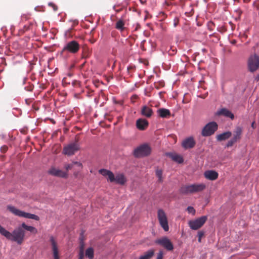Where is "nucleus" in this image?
<instances>
[{
    "label": "nucleus",
    "mask_w": 259,
    "mask_h": 259,
    "mask_svg": "<svg viewBox=\"0 0 259 259\" xmlns=\"http://www.w3.org/2000/svg\"><path fill=\"white\" fill-rule=\"evenodd\" d=\"M0 234L7 239L17 242L18 244L22 243L25 236V232L21 226L15 229L12 233H10L0 225Z\"/></svg>",
    "instance_id": "1"
},
{
    "label": "nucleus",
    "mask_w": 259,
    "mask_h": 259,
    "mask_svg": "<svg viewBox=\"0 0 259 259\" xmlns=\"http://www.w3.org/2000/svg\"><path fill=\"white\" fill-rule=\"evenodd\" d=\"M7 209L13 214L19 217L32 219L35 221H38L39 220V217L38 215L26 212L24 211L17 209L16 207L12 205H8Z\"/></svg>",
    "instance_id": "2"
},
{
    "label": "nucleus",
    "mask_w": 259,
    "mask_h": 259,
    "mask_svg": "<svg viewBox=\"0 0 259 259\" xmlns=\"http://www.w3.org/2000/svg\"><path fill=\"white\" fill-rule=\"evenodd\" d=\"M151 151L150 147L147 144L145 143L135 148L133 154L135 157H142L150 155Z\"/></svg>",
    "instance_id": "3"
},
{
    "label": "nucleus",
    "mask_w": 259,
    "mask_h": 259,
    "mask_svg": "<svg viewBox=\"0 0 259 259\" xmlns=\"http://www.w3.org/2000/svg\"><path fill=\"white\" fill-rule=\"evenodd\" d=\"M80 149V146L77 141L72 142L65 145L63 150V153L67 156H72Z\"/></svg>",
    "instance_id": "4"
},
{
    "label": "nucleus",
    "mask_w": 259,
    "mask_h": 259,
    "mask_svg": "<svg viewBox=\"0 0 259 259\" xmlns=\"http://www.w3.org/2000/svg\"><path fill=\"white\" fill-rule=\"evenodd\" d=\"M218 128V125L215 121L207 123L203 128L201 135L204 137H208L213 135Z\"/></svg>",
    "instance_id": "5"
},
{
    "label": "nucleus",
    "mask_w": 259,
    "mask_h": 259,
    "mask_svg": "<svg viewBox=\"0 0 259 259\" xmlns=\"http://www.w3.org/2000/svg\"><path fill=\"white\" fill-rule=\"evenodd\" d=\"M80 48L78 42L74 40L67 42L64 46L61 53L67 51L70 53L75 54L77 53Z\"/></svg>",
    "instance_id": "6"
},
{
    "label": "nucleus",
    "mask_w": 259,
    "mask_h": 259,
    "mask_svg": "<svg viewBox=\"0 0 259 259\" xmlns=\"http://www.w3.org/2000/svg\"><path fill=\"white\" fill-rule=\"evenodd\" d=\"M207 217L203 215L194 220H191L189 222L188 224L190 228L193 230H196L201 228L206 222Z\"/></svg>",
    "instance_id": "7"
},
{
    "label": "nucleus",
    "mask_w": 259,
    "mask_h": 259,
    "mask_svg": "<svg viewBox=\"0 0 259 259\" xmlns=\"http://www.w3.org/2000/svg\"><path fill=\"white\" fill-rule=\"evenodd\" d=\"M155 243L161 247H163L167 251H171L174 249V245L168 237L164 236L156 239Z\"/></svg>",
    "instance_id": "8"
},
{
    "label": "nucleus",
    "mask_w": 259,
    "mask_h": 259,
    "mask_svg": "<svg viewBox=\"0 0 259 259\" xmlns=\"http://www.w3.org/2000/svg\"><path fill=\"white\" fill-rule=\"evenodd\" d=\"M259 67V57L256 54L251 55L248 60V68L250 72H253Z\"/></svg>",
    "instance_id": "9"
},
{
    "label": "nucleus",
    "mask_w": 259,
    "mask_h": 259,
    "mask_svg": "<svg viewBox=\"0 0 259 259\" xmlns=\"http://www.w3.org/2000/svg\"><path fill=\"white\" fill-rule=\"evenodd\" d=\"M157 217L161 227L165 231H168L169 227L165 212L161 209L158 210Z\"/></svg>",
    "instance_id": "10"
},
{
    "label": "nucleus",
    "mask_w": 259,
    "mask_h": 259,
    "mask_svg": "<svg viewBox=\"0 0 259 259\" xmlns=\"http://www.w3.org/2000/svg\"><path fill=\"white\" fill-rule=\"evenodd\" d=\"M196 144V142L192 137H189L184 139L182 143L183 147L185 149H191Z\"/></svg>",
    "instance_id": "11"
},
{
    "label": "nucleus",
    "mask_w": 259,
    "mask_h": 259,
    "mask_svg": "<svg viewBox=\"0 0 259 259\" xmlns=\"http://www.w3.org/2000/svg\"><path fill=\"white\" fill-rule=\"evenodd\" d=\"M48 174L55 177L66 178L68 176L67 172L63 171L60 169L52 167L48 171Z\"/></svg>",
    "instance_id": "12"
},
{
    "label": "nucleus",
    "mask_w": 259,
    "mask_h": 259,
    "mask_svg": "<svg viewBox=\"0 0 259 259\" xmlns=\"http://www.w3.org/2000/svg\"><path fill=\"white\" fill-rule=\"evenodd\" d=\"M50 241L52 245L54 259H60L58 254L57 244L53 236H50Z\"/></svg>",
    "instance_id": "13"
},
{
    "label": "nucleus",
    "mask_w": 259,
    "mask_h": 259,
    "mask_svg": "<svg viewBox=\"0 0 259 259\" xmlns=\"http://www.w3.org/2000/svg\"><path fill=\"white\" fill-rule=\"evenodd\" d=\"M217 115H223L226 117L233 119L234 118V114L228 109L225 108H223L217 111L216 112Z\"/></svg>",
    "instance_id": "14"
},
{
    "label": "nucleus",
    "mask_w": 259,
    "mask_h": 259,
    "mask_svg": "<svg viewBox=\"0 0 259 259\" xmlns=\"http://www.w3.org/2000/svg\"><path fill=\"white\" fill-rule=\"evenodd\" d=\"M148 121L145 119L139 118L136 121V127L141 131L145 130L148 126Z\"/></svg>",
    "instance_id": "15"
},
{
    "label": "nucleus",
    "mask_w": 259,
    "mask_h": 259,
    "mask_svg": "<svg viewBox=\"0 0 259 259\" xmlns=\"http://www.w3.org/2000/svg\"><path fill=\"white\" fill-rule=\"evenodd\" d=\"M165 155L178 163H182L184 161L183 157L177 153L167 152L165 153Z\"/></svg>",
    "instance_id": "16"
},
{
    "label": "nucleus",
    "mask_w": 259,
    "mask_h": 259,
    "mask_svg": "<svg viewBox=\"0 0 259 259\" xmlns=\"http://www.w3.org/2000/svg\"><path fill=\"white\" fill-rule=\"evenodd\" d=\"M204 175L206 179L211 181L215 180L218 177V172L213 170H208L205 171Z\"/></svg>",
    "instance_id": "17"
},
{
    "label": "nucleus",
    "mask_w": 259,
    "mask_h": 259,
    "mask_svg": "<svg viewBox=\"0 0 259 259\" xmlns=\"http://www.w3.org/2000/svg\"><path fill=\"white\" fill-rule=\"evenodd\" d=\"M141 113L144 116L150 117L152 115L153 110L151 108L145 105L142 107Z\"/></svg>",
    "instance_id": "18"
},
{
    "label": "nucleus",
    "mask_w": 259,
    "mask_h": 259,
    "mask_svg": "<svg viewBox=\"0 0 259 259\" xmlns=\"http://www.w3.org/2000/svg\"><path fill=\"white\" fill-rule=\"evenodd\" d=\"M191 189L192 193L201 192L205 188V185L204 184H191Z\"/></svg>",
    "instance_id": "19"
},
{
    "label": "nucleus",
    "mask_w": 259,
    "mask_h": 259,
    "mask_svg": "<svg viewBox=\"0 0 259 259\" xmlns=\"http://www.w3.org/2000/svg\"><path fill=\"white\" fill-rule=\"evenodd\" d=\"M157 112L158 116L161 118H166L170 115V111L166 108H160Z\"/></svg>",
    "instance_id": "20"
},
{
    "label": "nucleus",
    "mask_w": 259,
    "mask_h": 259,
    "mask_svg": "<svg viewBox=\"0 0 259 259\" xmlns=\"http://www.w3.org/2000/svg\"><path fill=\"white\" fill-rule=\"evenodd\" d=\"M116 184L123 185L126 182V179L123 174H117L115 177V181Z\"/></svg>",
    "instance_id": "21"
},
{
    "label": "nucleus",
    "mask_w": 259,
    "mask_h": 259,
    "mask_svg": "<svg viewBox=\"0 0 259 259\" xmlns=\"http://www.w3.org/2000/svg\"><path fill=\"white\" fill-rule=\"evenodd\" d=\"M232 135V133L230 131L224 132L222 134H219L217 137L218 141H222L229 139Z\"/></svg>",
    "instance_id": "22"
},
{
    "label": "nucleus",
    "mask_w": 259,
    "mask_h": 259,
    "mask_svg": "<svg viewBox=\"0 0 259 259\" xmlns=\"http://www.w3.org/2000/svg\"><path fill=\"white\" fill-rule=\"evenodd\" d=\"M179 191L182 194L192 193L191 185L182 186L180 189Z\"/></svg>",
    "instance_id": "23"
},
{
    "label": "nucleus",
    "mask_w": 259,
    "mask_h": 259,
    "mask_svg": "<svg viewBox=\"0 0 259 259\" xmlns=\"http://www.w3.org/2000/svg\"><path fill=\"white\" fill-rule=\"evenodd\" d=\"M154 252L153 249H149L145 252L144 254L140 256L139 259H150L154 255Z\"/></svg>",
    "instance_id": "24"
},
{
    "label": "nucleus",
    "mask_w": 259,
    "mask_h": 259,
    "mask_svg": "<svg viewBox=\"0 0 259 259\" xmlns=\"http://www.w3.org/2000/svg\"><path fill=\"white\" fill-rule=\"evenodd\" d=\"M21 227H22V228H23L25 230L32 233L33 234H36L37 232V229L35 227L33 226H28L26 225L24 223H23L21 224Z\"/></svg>",
    "instance_id": "25"
},
{
    "label": "nucleus",
    "mask_w": 259,
    "mask_h": 259,
    "mask_svg": "<svg viewBox=\"0 0 259 259\" xmlns=\"http://www.w3.org/2000/svg\"><path fill=\"white\" fill-rule=\"evenodd\" d=\"M242 133V127L241 126H236L233 132V136L237 137L241 139Z\"/></svg>",
    "instance_id": "26"
},
{
    "label": "nucleus",
    "mask_w": 259,
    "mask_h": 259,
    "mask_svg": "<svg viewBox=\"0 0 259 259\" xmlns=\"http://www.w3.org/2000/svg\"><path fill=\"white\" fill-rule=\"evenodd\" d=\"M162 174L163 171L160 169H157L155 170V175L158 178V181L159 183H162L163 182V178H162Z\"/></svg>",
    "instance_id": "27"
},
{
    "label": "nucleus",
    "mask_w": 259,
    "mask_h": 259,
    "mask_svg": "<svg viewBox=\"0 0 259 259\" xmlns=\"http://www.w3.org/2000/svg\"><path fill=\"white\" fill-rule=\"evenodd\" d=\"M124 23L123 22V21L121 19L118 20L117 23H116V25H115V28L122 31V30H123L124 29Z\"/></svg>",
    "instance_id": "28"
},
{
    "label": "nucleus",
    "mask_w": 259,
    "mask_h": 259,
    "mask_svg": "<svg viewBox=\"0 0 259 259\" xmlns=\"http://www.w3.org/2000/svg\"><path fill=\"white\" fill-rule=\"evenodd\" d=\"M86 256L89 259H93L94 257V249L92 247L88 248L85 251Z\"/></svg>",
    "instance_id": "29"
},
{
    "label": "nucleus",
    "mask_w": 259,
    "mask_h": 259,
    "mask_svg": "<svg viewBox=\"0 0 259 259\" xmlns=\"http://www.w3.org/2000/svg\"><path fill=\"white\" fill-rule=\"evenodd\" d=\"M107 180L111 183L114 182L115 181V176L114 174L110 170L107 175Z\"/></svg>",
    "instance_id": "30"
},
{
    "label": "nucleus",
    "mask_w": 259,
    "mask_h": 259,
    "mask_svg": "<svg viewBox=\"0 0 259 259\" xmlns=\"http://www.w3.org/2000/svg\"><path fill=\"white\" fill-rule=\"evenodd\" d=\"M109 170L105 169H101L99 170V172L104 177H107V175L109 174Z\"/></svg>",
    "instance_id": "31"
},
{
    "label": "nucleus",
    "mask_w": 259,
    "mask_h": 259,
    "mask_svg": "<svg viewBox=\"0 0 259 259\" xmlns=\"http://www.w3.org/2000/svg\"><path fill=\"white\" fill-rule=\"evenodd\" d=\"M236 142L231 138L226 144V147H230L232 146Z\"/></svg>",
    "instance_id": "32"
},
{
    "label": "nucleus",
    "mask_w": 259,
    "mask_h": 259,
    "mask_svg": "<svg viewBox=\"0 0 259 259\" xmlns=\"http://www.w3.org/2000/svg\"><path fill=\"white\" fill-rule=\"evenodd\" d=\"M187 210L189 213L194 214L195 213V210L192 206H188Z\"/></svg>",
    "instance_id": "33"
},
{
    "label": "nucleus",
    "mask_w": 259,
    "mask_h": 259,
    "mask_svg": "<svg viewBox=\"0 0 259 259\" xmlns=\"http://www.w3.org/2000/svg\"><path fill=\"white\" fill-rule=\"evenodd\" d=\"M74 166L73 163L70 164H67L65 165V167L67 170L71 169Z\"/></svg>",
    "instance_id": "34"
},
{
    "label": "nucleus",
    "mask_w": 259,
    "mask_h": 259,
    "mask_svg": "<svg viewBox=\"0 0 259 259\" xmlns=\"http://www.w3.org/2000/svg\"><path fill=\"white\" fill-rule=\"evenodd\" d=\"M163 251L162 250H160L157 254V256L156 259H162L163 258Z\"/></svg>",
    "instance_id": "35"
},
{
    "label": "nucleus",
    "mask_w": 259,
    "mask_h": 259,
    "mask_svg": "<svg viewBox=\"0 0 259 259\" xmlns=\"http://www.w3.org/2000/svg\"><path fill=\"white\" fill-rule=\"evenodd\" d=\"M49 6L52 7L53 10L55 11L57 10V7L53 3L50 2L48 4Z\"/></svg>",
    "instance_id": "36"
},
{
    "label": "nucleus",
    "mask_w": 259,
    "mask_h": 259,
    "mask_svg": "<svg viewBox=\"0 0 259 259\" xmlns=\"http://www.w3.org/2000/svg\"><path fill=\"white\" fill-rule=\"evenodd\" d=\"M84 257V253L82 250H80L79 253L78 259H83Z\"/></svg>",
    "instance_id": "37"
},
{
    "label": "nucleus",
    "mask_w": 259,
    "mask_h": 259,
    "mask_svg": "<svg viewBox=\"0 0 259 259\" xmlns=\"http://www.w3.org/2000/svg\"><path fill=\"white\" fill-rule=\"evenodd\" d=\"M74 165H76L77 166L79 167H82V163L78 161H74L73 162Z\"/></svg>",
    "instance_id": "38"
},
{
    "label": "nucleus",
    "mask_w": 259,
    "mask_h": 259,
    "mask_svg": "<svg viewBox=\"0 0 259 259\" xmlns=\"http://www.w3.org/2000/svg\"><path fill=\"white\" fill-rule=\"evenodd\" d=\"M204 235V232L203 231H199L198 232V235L199 238H201Z\"/></svg>",
    "instance_id": "39"
},
{
    "label": "nucleus",
    "mask_w": 259,
    "mask_h": 259,
    "mask_svg": "<svg viewBox=\"0 0 259 259\" xmlns=\"http://www.w3.org/2000/svg\"><path fill=\"white\" fill-rule=\"evenodd\" d=\"M232 139H233V140H234L235 142H237L238 140H239L240 139V138L237 137H236V136H233V137L232 138Z\"/></svg>",
    "instance_id": "40"
},
{
    "label": "nucleus",
    "mask_w": 259,
    "mask_h": 259,
    "mask_svg": "<svg viewBox=\"0 0 259 259\" xmlns=\"http://www.w3.org/2000/svg\"><path fill=\"white\" fill-rule=\"evenodd\" d=\"M251 126L253 129H254L255 128V121H253L251 123Z\"/></svg>",
    "instance_id": "41"
},
{
    "label": "nucleus",
    "mask_w": 259,
    "mask_h": 259,
    "mask_svg": "<svg viewBox=\"0 0 259 259\" xmlns=\"http://www.w3.org/2000/svg\"><path fill=\"white\" fill-rule=\"evenodd\" d=\"M174 25L175 27H176L177 25V22L176 21V19L174 20Z\"/></svg>",
    "instance_id": "42"
},
{
    "label": "nucleus",
    "mask_w": 259,
    "mask_h": 259,
    "mask_svg": "<svg viewBox=\"0 0 259 259\" xmlns=\"http://www.w3.org/2000/svg\"><path fill=\"white\" fill-rule=\"evenodd\" d=\"M201 238H199V239H198V241H199V242H200V241H201Z\"/></svg>",
    "instance_id": "43"
},
{
    "label": "nucleus",
    "mask_w": 259,
    "mask_h": 259,
    "mask_svg": "<svg viewBox=\"0 0 259 259\" xmlns=\"http://www.w3.org/2000/svg\"><path fill=\"white\" fill-rule=\"evenodd\" d=\"M205 3H206V0H203Z\"/></svg>",
    "instance_id": "44"
}]
</instances>
